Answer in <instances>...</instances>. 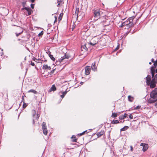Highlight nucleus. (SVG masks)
I'll return each mask as SVG.
<instances>
[{
  "mask_svg": "<svg viewBox=\"0 0 157 157\" xmlns=\"http://www.w3.org/2000/svg\"><path fill=\"white\" fill-rule=\"evenodd\" d=\"M117 116V113H112V116L113 117H116Z\"/></svg>",
  "mask_w": 157,
  "mask_h": 157,
  "instance_id": "27",
  "label": "nucleus"
},
{
  "mask_svg": "<svg viewBox=\"0 0 157 157\" xmlns=\"http://www.w3.org/2000/svg\"><path fill=\"white\" fill-rule=\"evenodd\" d=\"M69 56H67L66 54H65L64 55L59 59V62H61L63 60L65 59H68L69 58Z\"/></svg>",
  "mask_w": 157,
  "mask_h": 157,
  "instance_id": "9",
  "label": "nucleus"
},
{
  "mask_svg": "<svg viewBox=\"0 0 157 157\" xmlns=\"http://www.w3.org/2000/svg\"><path fill=\"white\" fill-rule=\"evenodd\" d=\"M17 30H21V31L20 32H19L18 33H16V35L17 37L20 34H21L23 32V29L21 27H19L17 29Z\"/></svg>",
  "mask_w": 157,
  "mask_h": 157,
  "instance_id": "10",
  "label": "nucleus"
},
{
  "mask_svg": "<svg viewBox=\"0 0 157 157\" xmlns=\"http://www.w3.org/2000/svg\"><path fill=\"white\" fill-rule=\"evenodd\" d=\"M150 96V98L147 101L148 103H153L157 101V88H155L151 91Z\"/></svg>",
  "mask_w": 157,
  "mask_h": 157,
  "instance_id": "1",
  "label": "nucleus"
},
{
  "mask_svg": "<svg viewBox=\"0 0 157 157\" xmlns=\"http://www.w3.org/2000/svg\"><path fill=\"white\" fill-rule=\"evenodd\" d=\"M61 93H62L63 94H64L65 95L67 94V91H65L64 92H61Z\"/></svg>",
  "mask_w": 157,
  "mask_h": 157,
  "instance_id": "38",
  "label": "nucleus"
},
{
  "mask_svg": "<svg viewBox=\"0 0 157 157\" xmlns=\"http://www.w3.org/2000/svg\"><path fill=\"white\" fill-rule=\"evenodd\" d=\"M18 31H19V32H20L21 31V30H18Z\"/></svg>",
  "mask_w": 157,
  "mask_h": 157,
  "instance_id": "56",
  "label": "nucleus"
},
{
  "mask_svg": "<svg viewBox=\"0 0 157 157\" xmlns=\"http://www.w3.org/2000/svg\"><path fill=\"white\" fill-rule=\"evenodd\" d=\"M42 69L48 71V70H50L51 69V67L50 66H48L47 64H44Z\"/></svg>",
  "mask_w": 157,
  "mask_h": 157,
  "instance_id": "8",
  "label": "nucleus"
},
{
  "mask_svg": "<svg viewBox=\"0 0 157 157\" xmlns=\"http://www.w3.org/2000/svg\"><path fill=\"white\" fill-rule=\"evenodd\" d=\"M128 100L129 101L132 102L134 100V98L133 97L129 95L128 96Z\"/></svg>",
  "mask_w": 157,
  "mask_h": 157,
  "instance_id": "18",
  "label": "nucleus"
},
{
  "mask_svg": "<svg viewBox=\"0 0 157 157\" xmlns=\"http://www.w3.org/2000/svg\"><path fill=\"white\" fill-rule=\"evenodd\" d=\"M85 74L86 75H89L90 73V66H86L85 68Z\"/></svg>",
  "mask_w": 157,
  "mask_h": 157,
  "instance_id": "7",
  "label": "nucleus"
},
{
  "mask_svg": "<svg viewBox=\"0 0 157 157\" xmlns=\"http://www.w3.org/2000/svg\"><path fill=\"white\" fill-rule=\"evenodd\" d=\"M154 65L155 67H157V60H156L154 63Z\"/></svg>",
  "mask_w": 157,
  "mask_h": 157,
  "instance_id": "37",
  "label": "nucleus"
},
{
  "mask_svg": "<svg viewBox=\"0 0 157 157\" xmlns=\"http://www.w3.org/2000/svg\"><path fill=\"white\" fill-rule=\"evenodd\" d=\"M151 61L154 63V62H155V61H154V59L153 58L151 59Z\"/></svg>",
  "mask_w": 157,
  "mask_h": 157,
  "instance_id": "51",
  "label": "nucleus"
},
{
  "mask_svg": "<svg viewBox=\"0 0 157 157\" xmlns=\"http://www.w3.org/2000/svg\"><path fill=\"white\" fill-rule=\"evenodd\" d=\"M78 12H79V9L78 8H76V11H75V13L76 14V15L77 16V18L79 17L80 16H78Z\"/></svg>",
  "mask_w": 157,
  "mask_h": 157,
  "instance_id": "23",
  "label": "nucleus"
},
{
  "mask_svg": "<svg viewBox=\"0 0 157 157\" xmlns=\"http://www.w3.org/2000/svg\"><path fill=\"white\" fill-rule=\"evenodd\" d=\"M63 15V14L62 13H61L60 14L59 16L58 17V21L59 22H60V21L61 20L62 18Z\"/></svg>",
  "mask_w": 157,
  "mask_h": 157,
  "instance_id": "22",
  "label": "nucleus"
},
{
  "mask_svg": "<svg viewBox=\"0 0 157 157\" xmlns=\"http://www.w3.org/2000/svg\"><path fill=\"white\" fill-rule=\"evenodd\" d=\"M43 34V31H41L38 34L39 36H42Z\"/></svg>",
  "mask_w": 157,
  "mask_h": 157,
  "instance_id": "34",
  "label": "nucleus"
},
{
  "mask_svg": "<svg viewBox=\"0 0 157 157\" xmlns=\"http://www.w3.org/2000/svg\"><path fill=\"white\" fill-rule=\"evenodd\" d=\"M119 46H117V47L115 49V50H118V49H119Z\"/></svg>",
  "mask_w": 157,
  "mask_h": 157,
  "instance_id": "50",
  "label": "nucleus"
},
{
  "mask_svg": "<svg viewBox=\"0 0 157 157\" xmlns=\"http://www.w3.org/2000/svg\"><path fill=\"white\" fill-rule=\"evenodd\" d=\"M152 79L155 81V82L157 83V74L155 75L154 78Z\"/></svg>",
  "mask_w": 157,
  "mask_h": 157,
  "instance_id": "24",
  "label": "nucleus"
},
{
  "mask_svg": "<svg viewBox=\"0 0 157 157\" xmlns=\"http://www.w3.org/2000/svg\"><path fill=\"white\" fill-rule=\"evenodd\" d=\"M30 64L32 65V66H35V64L32 61H31V63H30Z\"/></svg>",
  "mask_w": 157,
  "mask_h": 157,
  "instance_id": "39",
  "label": "nucleus"
},
{
  "mask_svg": "<svg viewBox=\"0 0 157 157\" xmlns=\"http://www.w3.org/2000/svg\"><path fill=\"white\" fill-rule=\"evenodd\" d=\"M40 115H38V114H37V119H38Z\"/></svg>",
  "mask_w": 157,
  "mask_h": 157,
  "instance_id": "49",
  "label": "nucleus"
},
{
  "mask_svg": "<svg viewBox=\"0 0 157 157\" xmlns=\"http://www.w3.org/2000/svg\"><path fill=\"white\" fill-rule=\"evenodd\" d=\"M55 20L54 21V23H55V22H56L57 21V17L55 16Z\"/></svg>",
  "mask_w": 157,
  "mask_h": 157,
  "instance_id": "44",
  "label": "nucleus"
},
{
  "mask_svg": "<svg viewBox=\"0 0 157 157\" xmlns=\"http://www.w3.org/2000/svg\"><path fill=\"white\" fill-rule=\"evenodd\" d=\"M30 1L33 3L35 1V0H30Z\"/></svg>",
  "mask_w": 157,
  "mask_h": 157,
  "instance_id": "52",
  "label": "nucleus"
},
{
  "mask_svg": "<svg viewBox=\"0 0 157 157\" xmlns=\"http://www.w3.org/2000/svg\"><path fill=\"white\" fill-rule=\"evenodd\" d=\"M148 147V145L147 144H145V145L144 146L143 148V151L144 152L146 150H147Z\"/></svg>",
  "mask_w": 157,
  "mask_h": 157,
  "instance_id": "15",
  "label": "nucleus"
},
{
  "mask_svg": "<svg viewBox=\"0 0 157 157\" xmlns=\"http://www.w3.org/2000/svg\"><path fill=\"white\" fill-rule=\"evenodd\" d=\"M33 116H34L36 113V111L35 110H33Z\"/></svg>",
  "mask_w": 157,
  "mask_h": 157,
  "instance_id": "42",
  "label": "nucleus"
},
{
  "mask_svg": "<svg viewBox=\"0 0 157 157\" xmlns=\"http://www.w3.org/2000/svg\"><path fill=\"white\" fill-rule=\"evenodd\" d=\"M42 126L43 133L45 135H47L48 133V131L46 125V123L45 122H43Z\"/></svg>",
  "mask_w": 157,
  "mask_h": 157,
  "instance_id": "5",
  "label": "nucleus"
},
{
  "mask_svg": "<svg viewBox=\"0 0 157 157\" xmlns=\"http://www.w3.org/2000/svg\"><path fill=\"white\" fill-rule=\"evenodd\" d=\"M127 114L126 113H125L124 114L123 116V117H124V118H125L127 116Z\"/></svg>",
  "mask_w": 157,
  "mask_h": 157,
  "instance_id": "41",
  "label": "nucleus"
},
{
  "mask_svg": "<svg viewBox=\"0 0 157 157\" xmlns=\"http://www.w3.org/2000/svg\"><path fill=\"white\" fill-rule=\"evenodd\" d=\"M104 133V131L103 130L101 131L100 132H98L97 133V135L98 137L101 136Z\"/></svg>",
  "mask_w": 157,
  "mask_h": 157,
  "instance_id": "14",
  "label": "nucleus"
},
{
  "mask_svg": "<svg viewBox=\"0 0 157 157\" xmlns=\"http://www.w3.org/2000/svg\"><path fill=\"white\" fill-rule=\"evenodd\" d=\"M58 3L57 6H59L62 5L63 3V2L62 0H58Z\"/></svg>",
  "mask_w": 157,
  "mask_h": 157,
  "instance_id": "17",
  "label": "nucleus"
},
{
  "mask_svg": "<svg viewBox=\"0 0 157 157\" xmlns=\"http://www.w3.org/2000/svg\"><path fill=\"white\" fill-rule=\"evenodd\" d=\"M32 10L30 9L28 11V15H30L31 13Z\"/></svg>",
  "mask_w": 157,
  "mask_h": 157,
  "instance_id": "33",
  "label": "nucleus"
},
{
  "mask_svg": "<svg viewBox=\"0 0 157 157\" xmlns=\"http://www.w3.org/2000/svg\"><path fill=\"white\" fill-rule=\"evenodd\" d=\"M31 7L32 9H33V8H34V4H31Z\"/></svg>",
  "mask_w": 157,
  "mask_h": 157,
  "instance_id": "46",
  "label": "nucleus"
},
{
  "mask_svg": "<svg viewBox=\"0 0 157 157\" xmlns=\"http://www.w3.org/2000/svg\"><path fill=\"white\" fill-rule=\"evenodd\" d=\"M24 9L26 10L27 11H28L30 10V8L29 7L28 8L27 7H25L24 8H22V9L23 10Z\"/></svg>",
  "mask_w": 157,
  "mask_h": 157,
  "instance_id": "30",
  "label": "nucleus"
},
{
  "mask_svg": "<svg viewBox=\"0 0 157 157\" xmlns=\"http://www.w3.org/2000/svg\"><path fill=\"white\" fill-rule=\"evenodd\" d=\"M150 87L151 88H154L155 86V83L156 82H155V81L152 79L151 82H150Z\"/></svg>",
  "mask_w": 157,
  "mask_h": 157,
  "instance_id": "11",
  "label": "nucleus"
},
{
  "mask_svg": "<svg viewBox=\"0 0 157 157\" xmlns=\"http://www.w3.org/2000/svg\"><path fill=\"white\" fill-rule=\"evenodd\" d=\"M149 64H151V62H149Z\"/></svg>",
  "mask_w": 157,
  "mask_h": 157,
  "instance_id": "57",
  "label": "nucleus"
},
{
  "mask_svg": "<svg viewBox=\"0 0 157 157\" xmlns=\"http://www.w3.org/2000/svg\"><path fill=\"white\" fill-rule=\"evenodd\" d=\"M151 73L152 77L153 78L155 74V67H151Z\"/></svg>",
  "mask_w": 157,
  "mask_h": 157,
  "instance_id": "13",
  "label": "nucleus"
},
{
  "mask_svg": "<svg viewBox=\"0 0 157 157\" xmlns=\"http://www.w3.org/2000/svg\"><path fill=\"white\" fill-rule=\"evenodd\" d=\"M56 90V88L55 86L53 85L50 89L49 90L48 92H50L52 91H54Z\"/></svg>",
  "mask_w": 157,
  "mask_h": 157,
  "instance_id": "12",
  "label": "nucleus"
},
{
  "mask_svg": "<svg viewBox=\"0 0 157 157\" xmlns=\"http://www.w3.org/2000/svg\"><path fill=\"white\" fill-rule=\"evenodd\" d=\"M93 11L94 17L95 18L98 19L102 17H103V18H104L105 15L103 14L102 10L98 9H94Z\"/></svg>",
  "mask_w": 157,
  "mask_h": 157,
  "instance_id": "2",
  "label": "nucleus"
},
{
  "mask_svg": "<svg viewBox=\"0 0 157 157\" xmlns=\"http://www.w3.org/2000/svg\"><path fill=\"white\" fill-rule=\"evenodd\" d=\"M140 108H141L140 106L138 105V106H137L136 107H135L134 108V109H135V110L137 109H140Z\"/></svg>",
  "mask_w": 157,
  "mask_h": 157,
  "instance_id": "31",
  "label": "nucleus"
},
{
  "mask_svg": "<svg viewBox=\"0 0 157 157\" xmlns=\"http://www.w3.org/2000/svg\"><path fill=\"white\" fill-rule=\"evenodd\" d=\"M51 26V25L50 24H49L48 25V26L49 27H50Z\"/></svg>",
  "mask_w": 157,
  "mask_h": 157,
  "instance_id": "53",
  "label": "nucleus"
},
{
  "mask_svg": "<svg viewBox=\"0 0 157 157\" xmlns=\"http://www.w3.org/2000/svg\"><path fill=\"white\" fill-rule=\"evenodd\" d=\"M119 123L118 120H113L111 122V123L113 124H117Z\"/></svg>",
  "mask_w": 157,
  "mask_h": 157,
  "instance_id": "25",
  "label": "nucleus"
},
{
  "mask_svg": "<svg viewBox=\"0 0 157 157\" xmlns=\"http://www.w3.org/2000/svg\"><path fill=\"white\" fill-rule=\"evenodd\" d=\"M134 17H132L129 18L126 21L122 23L120 27H122L124 26H127L128 27H131L133 25L132 22Z\"/></svg>",
  "mask_w": 157,
  "mask_h": 157,
  "instance_id": "3",
  "label": "nucleus"
},
{
  "mask_svg": "<svg viewBox=\"0 0 157 157\" xmlns=\"http://www.w3.org/2000/svg\"><path fill=\"white\" fill-rule=\"evenodd\" d=\"M130 151H133V147L132 146H130Z\"/></svg>",
  "mask_w": 157,
  "mask_h": 157,
  "instance_id": "43",
  "label": "nucleus"
},
{
  "mask_svg": "<svg viewBox=\"0 0 157 157\" xmlns=\"http://www.w3.org/2000/svg\"><path fill=\"white\" fill-rule=\"evenodd\" d=\"M155 106H157V102H156V103H155Z\"/></svg>",
  "mask_w": 157,
  "mask_h": 157,
  "instance_id": "54",
  "label": "nucleus"
},
{
  "mask_svg": "<svg viewBox=\"0 0 157 157\" xmlns=\"http://www.w3.org/2000/svg\"><path fill=\"white\" fill-rule=\"evenodd\" d=\"M28 93L32 92L34 94H37V92L35 90L32 89L30 90H29L28 91Z\"/></svg>",
  "mask_w": 157,
  "mask_h": 157,
  "instance_id": "19",
  "label": "nucleus"
},
{
  "mask_svg": "<svg viewBox=\"0 0 157 157\" xmlns=\"http://www.w3.org/2000/svg\"><path fill=\"white\" fill-rule=\"evenodd\" d=\"M49 57L50 58L52 59L53 61H54L55 60V58L53 57L52 55H49Z\"/></svg>",
  "mask_w": 157,
  "mask_h": 157,
  "instance_id": "28",
  "label": "nucleus"
},
{
  "mask_svg": "<svg viewBox=\"0 0 157 157\" xmlns=\"http://www.w3.org/2000/svg\"><path fill=\"white\" fill-rule=\"evenodd\" d=\"M72 138L73 139L72 141L73 142H76L77 139L76 138V137L75 136H72Z\"/></svg>",
  "mask_w": 157,
  "mask_h": 157,
  "instance_id": "26",
  "label": "nucleus"
},
{
  "mask_svg": "<svg viewBox=\"0 0 157 157\" xmlns=\"http://www.w3.org/2000/svg\"><path fill=\"white\" fill-rule=\"evenodd\" d=\"M119 119H124V117H123V116H121L119 117Z\"/></svg>",
  "mask_w": 157,
  "mask_h": 157,
  "instance_id": "40",
  "label": "nucleus"
},
{
  "mask_svg": "<svg viewBox=\"0 0 157 157\" xmlns=\"http://www.w3.org/2000/svg\"><path fill=\"white\" fill-rule=\"evenodd\" d=\"M86 132V131H84L83 132H82V133H80L79 135L80 136H82V135H83L84 134V133Z\"/></svg>",
  "mask_w": 157,
  "mask_h": 157,
  "instance_id": "35",
  "label": "nucleus"
},
{
  "mask_svg": "<svg viewBox=\"0 0 157 157\" xmlns=\"http://www.w3.org/2000/svg\"><path fill=\"white\" fill-rule=\"evenodd\" d=\"M98 42V41L97 40V39L95 37L93 38L90 42L88 43V44L93 46L95 44H96Z\"/></svg>",
  "mask_w": 157,
  "mask_h": 157,
  "instance_id": "4",
  "label": "nucleus"
},
{
  "mask_svg": "<svg viewBox=\"0 0 157 157\" xmlns=\"http://www.w3.org/2000/svg\"><path fill=\"white\" fill-rule=\"evenodd\" d=\"M129 128L127 126H124V127L121 129V131H124L128 129Z\"/></svg>",
  "mask_w": 157,
  "mask_h": 157,
  "instance_id": "21",
  "label": "nucleus"
},
{
  "mask_svg": "<svg viewBox=\"0 0 157 157\" xmlns=\"http://www.w3.org/2000/svg\"><path fill=\"white\" fill-rule=\"evenodd\" d=\"M146 82L147 85L149 86L150 82H151V75H148L146 78Z\"/></svg>",
  "mask_w": 157,
  "mask_h": 157,
  "instance_id": "6",
  "label": "nucleus"
},
{
  "mask_svg": "<svg viewBox=\"0 0 157 157\" xmlns=\"http://www.w3.org/2000/svg\"><path fill=\"white\" fill-rule=\"evenodd\" d=\"M22 102H25L24 101V96H22Z\"/></svg>",
  "mask_w": 157,
  "mask_h": 157,
  "instance_id": "45",
  "label": "nucleus"
},
{
  "mask_svg": "<svg viewBox=\"0 0 157 157\" xmlns=\"http://www.w3.org/2000/svg\"><path fill=\"white\" fill-rule=\"evenodd\" d=\"M55 70V69H53L52 71H51L49 73L50 74L52 75V74H53V73H54Z\"/></svg>",
  "mask_w": 157,
  "mask_h": 157,
  "instance_id": "32",
  "label": "nucleus"
},
{
  "mask_svg": "<svg viewBox=\"0 0 157 157\" xmlns=\"http://www.w3.org/2000/svg\"><path fill=\"white\" fill-rule=\"evenodd\" d=\"M87 44H85L84 45L81 46L82 49H84L86 51H87L88 50V48L86 46Z\"/></svg>",
  "mask_w": 157,
  "mask_h": 157,
  "instance_id": "20",
  "label": "nucleus"
},
{
  "mask_svg": "<svg viewBox=\"0 0 157 157\" xmlns=\"http://www.w3.org/2000/svg\"><path fill=\"white\" fill-rule=\"evenodd\" d=\"M145 144L144 143H141L140 144L141 146H142L143 147H144V146L145 145Z\"/></svg>",
  "mask_w": 157,
  "mask_h": 157,
  "instance_id": "47",
  "label": "nucleus"
},
{
  "mask_svg": "<svg viewBox=\"0 0 157 157\" xmlns=\"http://www.w3.org/2000/svg\"><path fill=\"white\" fill-rule=\"evenodd\" d=\"M155 72H156V73H157V69H156L155 70Z\"/></svg>",
  "mask_w": 157,
  "mask_h": 157,
  "instance_id": "55",
  "label": "nucleus"
},
{
  "mask_svg": "<svg viewBox=\"0 0 157 157\" xmlns=\"http://www.w3.org/2000/svg\"><path fill=\"white\" fill-rule=\"evenodd\" d=\"M64 96H65V95L63 94L62 95H61V97H62V98H63L64 97Z\"/></svg>",
  "mask_w": 157,
  "mask_h": 157,
  "instance_id": "48",
  "label": "nucleus"
},
{
  "mask_svg": "<svg viewBox=\"0 0 157 157\" xmlns=\"http://www.w3.org/2000/svg\"><path fill=\"white\" fill-rule=\"evenodd\" d=\"M27 105V104L26 103H25V102H24L23 104V108H25L26 107Z\"/></svg>",
  "mask_w": 157,
  "mask_h": 157,
  "instance_id": "29",
  "label": "nucleus"
},
{
  "mask_svg": "<svg viewBox=\"0 0 157 157\" xmlns=\"http://www.w3.org/2000/svg\"><path fill=\"white\" fill-rule=\"evenodd\" d=\"M129 117L131 119H132L133 117L132 115L131 114L129 115Z\"/></svg>",
  "mask_w": 157,
  "mask_h": 157,
  "instance_id": "36",
  "label": "nucleus"
},
{
  "mask_svg": "<svg viewBox=\"0 0 157 157\" xmlns=\"http://www.w3.org/2000/svg\"><path fill=\"white\" fill-rule=\"evenodd\" d=\"M91 68L92 70L94 71H95L96 69V67L95 66V62L92 63V65L91 66Z\"/></svg>",
  "mask_w": 157,
  "mask_h": 157,
  "instance_id": "16",
  "label": "nucleus"
}]
</instances>
